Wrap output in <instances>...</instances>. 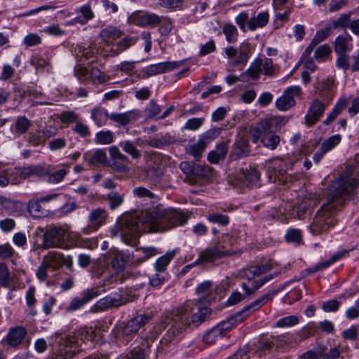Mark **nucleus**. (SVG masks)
<instances>
[{
    "instance_id": "nucleus-34",
    "label": "nucleus",
    "mask_w": 359,
    "mask_h": 359,
    "mask_svg": "<svg viewBox=\"0 0 359 359\" xmlns=\"http://www.w3.org/2000/svg\"><path fill=\"white\" fill-rule=\"evenodd\" d=\"M121 304L123 303L120 302L118 299L107 296L99 299L91 308V311L93 312L104 311L111 307L118 306Z\"/></svg>"
},
{
    "instance_id": "nucleus-26",
    "label": "nucleus",
    "mask_w": 359,
    "mask_h": 359,
    "mask_svg": "<svg viewBox=\"0 0 359 359\" xmlns=\"http://www.w3.org/2000/svg\"><path fill=\"white\" fill-rule=\"evenodd\" d=\"M349 100L346 97H341L335 104L332 111L327 114L326 118L323 121L325 126L330 125L336 118L341 114V112L347 107Z\"/></svg>"
},
{
    "instance_id": "nucleus-44",
    "label": "nucleus",
    "mask_w": 359,
    "mask_h": 359,
    "mask_svg": "<svg viewBox=\"0 0 359 359\" xmlns=\"http://www.w3.org/2000/svg\"><path fill=\"white\" fill-rule=\"evenodd\" d=\"M259 140L265 147L274 150L280 143V137L275 133H265L262 135Z\"/></svg>"
},
{
    "instance_id": "nucleus-64",
    "label": "nucleus",
    "mask_w": 359,
    "mask_h": 359,
    "mask_svg": "<svg viewBox=\"0 0 359 359\" xmlns=\"http://www.w3.org/2000/svg\"><path fill=\"white\" fill-rule=\"evenodd\" d=\"M135 61H123L116 65V70L126 75H132L135 68Z\"/></svg>"
},
{
    "instance_id": "nucleus-28",
    "label": "nucleus",
    "mask_w": 359,
    "mask_h": 359,
    "mask_svg": "<svg viewBox=\"0 0 359 359\" xmlns=\"http://www.w3.org/2000/svg\"><path fill=\"white\" fill-rule=\"evenodd\" d=\"M137 38L135 36H127L123 39L120 40L116 43L114 44L111 49L110 53L112 56H116L123 53L132 46L136 43Z\"/></svg>"
},
{
    "instance_id": "nucleus-52",
    "label": "nucleus",
    "mask_w": 359,
    "mask_h": 359,
    "mask_svg": "<svg viewBox=\"0 0 359 359\" xmlns=\"http://www.w3.org/2000/svg\"><path fill=\"white\" fill-rule=\"evenodd\" d=\"M114 142V134L111 130H102L95 135V143L109 144Z\"/></svg>"
},
{
    "instance_id": "nucleus-18",
    "label": "nucleus",
    "mask_w": 359,
    "mask_h": 359,
    "mask_svg": "<svg viewBox=\"0 0 359 359\" xmlns=\"http://www.w3.org/2000/svg\"><path fill=\"white\" fill-rule=\"evenodd\" d=\"M162 18L152 13H138L133 16V22L142 27H154L161 24Z\"/></svg>"
},
{
    "instance_id": "nucleus-56",
    "label": "nucleus",
    "mask_w": 359,
    "mask_h": 359,
    "mask_svg": "<svg viewBox=\"0 0 359 359\" xmlns=\"http://www.w3.org/2000/svg\"><path fill=\"white\" fill-rule=\"evenodd\" d=\"M212 282L210 280H205L199 284L196 288V293L203 298H205L206 302H209L207 297L212 292Z\"/></svg>"
},
{
    "instance_id": "nucleus-51",
    "label": "nucleus",
    "mask_w": 359,
    "mask_h": 359,
    "mask_svg": "<svg viewBox=\"0 0 359 359\" xmlns=\"http://www.w3.org/2000/svg\"><path fill=\"white\" fill-rule=\"evenodd\" d=\"M313 57L317 61H324L331 53V48L327 44L317 46L314 48Z\"/></svg>"
},
{
    "instance_id": "nucleus-32",
    "label": "nucleus",
    "mask_w": 359,
    "mask_h": 359,
    "mask_svg": "<svg viewBox=\"0 0 359 359\" xmlns=\"http://www.w3.org/2000/svg\"><path fill=\"white\" fill-rule=\"evenodd\" d=\"M348 251L343 250L340 252H336L334 255H332L329 259L323 261L321 262L318 263L313 267L308 269V271L310 273H314L319 271H323L327 268H328L331 264L348 255Z\"/></svg>"
},
{
    "instance_id": "nucleus-33",
    "label": "nucleus",
    "mask_w": 359,
    "mask_h": 359,
    "mask_svg": "<svg viewBox=\"0 0 359 359\" xmlns=\"http://www.w3.org/2000/svg\"><path fill=\"white\" fill-rule=\"evenodd\" d=\"M228 152L227 144L222 142L216 146L215 150L211 151L208 156V159L211 163H218L220 161L224 160Z\"/></svg>"
},
{
    "instance_id": "nucleus-48",
    "label": "nucleus",
    "mask_w": 359,
    "mask_h": 359,
    "mask_svg": "<svg viewBox=\"0 0 359 359\" xmlns=\"http://www.w3.org/2000/svg\"><path fill=\"white\" fill-rule=\"evenodd\" d=\"M299 323V318L297 316H288L278 319L274 324V327L285 328L294 326Z\"/></svg>"
},
{
    "instance_id": "nucleus-16",
    "label": "nucleus",
    "mask_w": 359,
    "mask_h": 359,
    "mask_svg": "<svg viewBox=\"0 0 359 359\" xmlns=\"http://www.w3.org/2000/svg\"><path fill=\"white\" fill-rule=\"evenodd\" d=\"M225 55L231 60L230 64L233 67L245 65L249 59L248 49L242 46L239 49L229 46L225 49Z\"/></svg>"
},
{
    "instance_id": "nucleus-29",
    "label": "nucleus",
    "mask_w": 359,
    "mask_h": 359,
    "mask_svg": "<svg viewBox=\"0 0 359 359\" xmlns=\"http://www.w3.org/2000/svg\"><path fill=\"white\" fill-rule=\"evenodd\" d=\"M177 254L176 250H172L167 251L163 255L158 257L154 264V268L156 272H163L165 273L167 270L168 265L170 262L174 259Z\"/></svg>"
},
{
    "instance_id": "nucleus-24",
    "label": "nucleus",
    "mask_w": 359,
    "mask_h": 359,
    "mask_svg": "<svg viewBox=\"0 0 359 359\" xmlns=\"http://www.w3.org/2000/svg\"><path fill=\"white\" fill-rule=\"evenodd\" d=\"M140 116V112L137 110L128 111L125 113H112L110 119L121 126L135 122Z\"/></svg>"
},
{
    "instance_id": "nucleus-45",
    "label": "nucleus",
    "mask_w": 359,
    "mask_h": 359,
    "mask_svg": "<svg viewBox=\"0 0 359 359\" xmlns=\"http://www.w3.org/2000/svg\"><path fill=\"white\" fill-rule=\"evenodd\" d=\"M352 13L353 12L350 11L346 13L341 14L339 18L331 22V27L334 29L339 28H348L351 21V17Z\"/></svg>"
},
{
    "instance_id": "nucleus-36",
    "label": "nucleus",
    "mask_w": 359,
    "mask_h": 359,
    "mask_svg": "<svg viewBox=\"0 0 359 359\" xmlns=\"http://www.w3.org/2000/svg\"><path fill=\"white\" fill-rule=\"evenodd\" d=\"M72 52L78 61L88 60L94 56L95 50L90 46L86 47L81 44H76L72 48Z\"/></svg>"
},
{
    "instance_id": "nucleus-3",
    "label": "nucleus",
    "mask_w": 359,
    "mask_h": 359,
    "mask_svg": "<svg viewBox=\"0 0 359 359\" xmlns=\"http://www.w3.org/2000/svg\"><path fill=\"white\" fill-rule=\"evenodd\" d=\"M210 314V309L202 306L201 302L188 300L172 312L163 315L161 323L170 327L160 341L161 348L164 349L170 343L177 341L187 327L191 325L198 326Z\"/></svg>"
},
{
    "instance_id": "nucleus-4",
    "label": "nucleus",
    "mask_w": 359,
    "mask_h": 359,
    "mask_svg": "<svg viewBox=\"0 0 359 359\" xmlns=\"http://www.w3.org/2000/svg\"><path fill=\"white\" fill-rule=\"evenodd\" d=\"M150 319L151 317L147 314H137L126 321L116 325L111 330L110 337L116 343L127 345Z\"/></svg>"
},
{
    "instance_id": "nucleus-39",
    "label": "nucleus",
    "mask_w": 359,
    "mask_h": 359,
    "mask_svg": "<svg viewBox=\"0 0 359 359\" xmlns=\"http://www.w3.org/2000/svg\"><path fill=\"white\" fill-rule=\"evenodd\" d=\"M77 13H81V16H77L74 19L75 22L84 25L94 18V13L90 4L81 6L76 10Z\"/></svg>"
},
{
    "instance_id": "nucleus-49",
    "label": "nucleus",
    "mask_w": 359,
    "mask_h": 359,
    "mask_svg": "<svg viewBox=\"0 0 359 359\" xmlns=\"http://www.w3.org/2000/svg\"><path fill=\"white\" fill-rule=\"evenodd\" d=\"M100 35L109 42L120 38L123 35V32L116 27H109L102 29Z\"/></svg>"
},
{
    "instance_id": "nucleus-30",
    "label": "nucleus",
    "mask_w": 359,
    "mask_h": 359,
    "mask_svg": "<svg viewBox=\"0 0 359 359\" xmlns=\"http://www.w3.org/2000/svg\"><path fill=\"white\" fill-rule=\"evenodd\" d=\"M278 275V273H274L273 274H269L265 276L264 277L256 280L252 282V287H248V285L245 283H243L241 287L243 290V291L245 293L246 296L252 295L255 292L256 290H257L259 287H261L262 285H264L267 282L270 281L275 277H276Z\"/></svg>"
},
{
    "instance_id": "nucleus-37",
    "label": "nucleus",
    "mask_w": 359,
    "mask_h": 359,
    "mask_svg": "<svg viewBox=\"0 0 359 359\" xmlns=\"http://www.w3.org/2000/svg\"><path fill=\"white\" fill-rule=\"evenodd\" d=\"M91 118L97 126L101 127L107 123L110 114L104 107H95L91 110Z\"/></svg>"
},
{
    "instance_id": "nucleus-12",
    "label": "nucleus",
    "mask_w": 359,
    "mask_h": 359,
    "mask_svg": "<svg viewBox=\"0 0 359 359\" xmlns=\"http://www.w3.org/2000/svg\"><path fill=\"white\" fill-rule=\"evenodd\" d=\"M293 163L287 165L283 159L273 158L269 161V169L275 175L276 178L283 184L296 180V177L286 173L287 170L292 168Z\"/></svg>"
},
{
    "instance_id": "nucleus-58",
    "label": "nucleus",
    "mask_w": 359,
    "mask_h": 359,
    "mask_svg": "<svg viewBox=\"0 0 359 359\" xmlns=\"http://www.w3.org/2000/svg\"><path fill=\"white\" fill-rule=\"evenodd\" d=\"M222 30L229 43H234L237 41L238 33L234 25L226 24L224 25Z\"/></svg>"
},
{
    "instance_id": "nucleus-7",
    "label": "nucleus",
    "mask_w": 359,
    "mask_h": 359,
    "mask_svg": "<svg viewBox=\"0 0 359 359\" xmlns=\"http://www.w3.org/2000/svg\"><path fill=\"white\" fill-rule=\"evenodd\" d=\"M283 288V286L278 290L269 291L265 294L245 306L241 311L231 316V317L234 318L233 320L236 321V323L238 325L239 323L243 322L252 312L259 309L266 302L271 300L273 296L277 294Z\"/></svg>"
},
{
    "instance_id": "nucleus-41",
    "label": "nucleus",
    "mask_w": 359,
    "mask_h": 359,
    "mask_svg": "<svg viewBox=\"0 0 359 359\" xmlns=\"http://www.w3.org/2000/svg\"><path fill=\"white\" fill-rule=\"evenodd\" d=\"M32 125V121L25 116L17 117L14 124L15 134L18 136L25 134Z\"/></svg>"
},
{
    "instance_id": "nucleus-38",
    "label": "nucleus",
    "mask_w": 359,
    "mask_h": 359,
    "mask_svg": "<svg viewBox=\"0 0 359 359\" xmlns=\"http://www.w3.org/2000/svg\"><path fill=\"white\" fill-rule=\"evenodd\" d=\"M269 15L268 12H261L257 16L249 19L248 26L249 29L254 31L257 28L264 27L269 22Z\"/></svg>"
},
{
    "instance_id": "nucleus-19",
    "label": "nucleus",
    "mask_w": 359,
    "mask_h": 359,
    "mask_svg": "<svg viewBox=\"0 0 359 359\" xmlns=\"http://www.w3.org/2000/svg\"><path fill=\"white\" fill-rule=\"evenodd\" d=\"M226 255V254L224 251L220 250L217 247L208 248L200 253L198 258L190 266H196L202 262H213Z\"/></svg>"
},
{
    "instance_id": "nucleus-63",
    "label": "nucleus",
    "mask_w": 359,
    "mask_h": 359,
    "mask_svg": "<svg viewBox=\"0 0 359 359\" xmlns=\"http://www.w3.org/2000/svg\"><path fill=\"white\" fill-rule=\"evenodd\" d=\"M62 259H64L63 254L57 252H50L44 257L43 261L50 264V266H53L55 267L60 265Z\"/></svg>"
},
{
    "instance_id": "nucleus-11",
    "label": "nucleus",
    "mask_w": 359,
    "mask_h": 359,
    "mask_svg": "<svg viewBox=\"0 0 359 359\" xmlns=\"http://www.w3.org/2000/svg\"><path fill=\"white\" fill-rule=\"evenodd\" d=\"M330 102L323 100L321 98L313 99L311 102L305 116V124L307 126H312L316 124L323 116Z\"/></svg>"
},
{
    "instance_id": "nucleus-17",
    "label": "nucleus",
    "mask_w": 359,
    "mask_h": 359,
    "mask_svg": "<svg viewBox=\"0 0 359 359\" xmlns=\"http://www.w3.org/2000/svg\"><path fill=\"white\" fill-rule=\"evenodd\" d=\"M180 63L178 62H163L151 65L142 70L143 76L145 78L172 71L178 68Z\"/></svg>"
},
{
    "instance_id": "nucleus-9",
    "label": "nucleus",
    "mask_w": 359,
    "mask_h": 359,
    "mask_svg": "<svg viewBox=\"0 0 359 359\" xmlns=\"http://www.w3.org/2000/svg\"><path fill=\"white\" fill-rule=\"evenodd\" d=\"M180 168L187 175L184 181L191 185L197 183V177H209L212 176L213 171V169L209 166L191 165L186 162L181 163Z\"/></svg>"
},
{
    "instance_id": "nucleus-60",
    "label": "nucleus",
    "mask_w": 359,
    "mask_h": 359,
    "mask_svg": "<svg viewBox=\"0 0 359 359\" xmlns=\"http://www.w3.org/2000/svg\"><path fill=\"white\" fill-rule=\"evenodd\" d=\"M257 349L264 354L271 353L273 348L271 336H270L269 338H261L257 341Z\"/></svg>"
},
{
    "instance_id": "nucleus-62",
    "label": "nucleus",
    "mask_w": 359,
    "mask_h": 359,
    "mask_svg": "<svg viewBox=\"0 0 359 359\" xmlns=\"http://www.w3.org/2000/svg\"><path fill=\"white\" fill-rule=\"evenodd\" d=\"M207 219L211 223L218 224L224 226H227L229 223V217L220 213L210 214Z\"/></svg>"
},
{
    "instance_id": "nucleus-21",
    "label": "nucleus",
    "mask_w": 359,
    "mask_h": 359,
    "mask_svg": "<svg viewBox=\"0 0 359 359\" xmlns=\"http://www.w3.org/2000/svg\"><path fill=\"white\" fill-rule=\"evenodd\" d=\"M107 217L104 209L97 208L93 210L88 215V228L93 231L97 230L105 222Z\"/></svg>"
},
{
    "instance_id": "nucleus-57",
    "label": "nucleus",
    "mask_w": 359,
    "mask_h": 359,
    "mask_svg": "<svg viewBox=\"0 0 359 359\" xmlns=\"http://www.w3.org/2000/svg\"><path fill=\"white\" fill-rule=\"evenodd\" d=\"M341 140L340 135H333L326 139L321 144V149L325 152H328L338 145Z\"/></svg>"
},
{
    "instance_id": "nucleus-2",
    "label": "nucleus",
    "mask_w": 359,
    "mask_h": 359,
    "mask_svg": "<svg viewBox=\"0 0 359 359\" xmlns=\"http://www.w3.org/2000/svg\"><path fill=\"white\" fill-rule=\"evenodd\" d=\"M189 217V215L180 210L158 205L142 212L140 217L135 214H124L118 222L117 229H112L111 233L116 236L119 231L123 241L133 245L142 231L154 233L168 231L184 225Z\"/></svg>"
},
{
    "instance_id": "nucleus-47",
    "label": "nucleus",
    "mask_w": 359,
    "mask_h": 359,
    "mask_svg": "<svg viewBox=\"0 0 359 359\" xmlns=\"http://www.w3.org/2000/svg\"><path fill=\"white\" fill-rule=\"evenodd\" d=\"M222 131L220 128H213L203 133L200 135L198 140L207 147L211 142H212L217 137H218Z\"/></svg>"
},
{
    "instance_id": "nucleus-53",
    "label": "nucleus",
    "mask_w": 359,
    "mask_h": 359,
    "mask_svg": "<svg viewBox=\"0 0 359 359\" xmlns=\"http://www.w3.org/2000/svg\"><path fill=\"white\" fill-rule=\"evenodd\" d=\"M260 58L255 59L250 67L245 71L243 75H248L252 79L259 78V75L262 73V69L260 67Z\"/></svg>"
},
{
    "instance_id": "nucleus-8",
    "label": "nucleus",
    "mask_w": 359,
    "mask_h": 359,
    "mask_svg": "<svg viewBox=\"0 0 359 359\" xmlns=\"http://www.w3.org/2000/svg\"><path fill=\"white\" fill-rule=\"evenodd\" d=\"M283 121V118L278 116L270 117L261 121L250 130L252 142H258L263 134L273 133Z\"/></svg>"
},
{
    "instance_id": "nucleus-14",
    "label": "nucleus",
    "mask_w": 359,
    "mask_h": 359,
    "mask_svg": "<svg viewBox=\"0 0 359 359\" xmlns=\"http://www.w3.org/2000/svg\"><path fill=\"white\" fill-rule=\"evenodd\" d=\"M302 93V89L298 86H292L286 88L282 96L276 101V107L280 111H287L295 104L294 97Z\"/></svg>"
},
{
    "instance_id": "nucleus-22",
    "label": "nucleus",
    "mask_w": 359,
    "mask_h": 359,
    "mask_svg": "<svg viewBox=\"0 0 359 359\" xmlns=\"http://www.w3.org/2000/svg\"><path fill=\"white\" fill-rule=\"evenodd\" d=\"M318 95L323 100L331 102L334 96L335 86L332 79L327 78L318 83Z\"/></svg>"
},
{
    "instance_id": "nucleus-13",
    "label": "nucleus",
    "mask_w": 359,
    "mask_h": 359,
    "mask_svg": "<svg viewBox=\"0 0 359 359\" xmlns=\"http://www.w3.org/2000/svg\"><path fill=\"white\" fill-rule=\"evenodd\" d=\"M56 343H57L60 346V353L52 359H72L76 351L66 350L65 348L68 346L72 347L74 345H77L79 340L74 335H57Z\"/></svg>"
},
{
    "instance_id": "nucleus-27",
    "label": "nucleus",
    "mask_w": 359,
    "mask_h": 359,
    "mask_svg": "<svg viewBox=\"0 0 359 359\" xmlns=\"http://www.w3.org/2000/svg\"><path fill=\"white\" fill-rule=\"evenodd\" d=\"M26 334L27 330L23 327L12 328L6 336L7 342L11 346H17L23 341Z\"/></svg>"
},
{
    "instance_id": "nucleus-20",
    "label": "nucleus",
    "mask_w": 359,
    "mask_h": 359,
    "mask_svg": "<svg viewBox=\"0 0 359 359\" xmlns=\"http://www.w3.org/2000/svg\"><path fill=\"white\" fill-rule=\"evenodd\" d=\"M250 150L248 140L244 137L237 139L232 146V150L230 154V158L232 160H236L241 158L248 156Z\"/></svg>"
},
{
    "instance_id": "nucleus-1",
    "label": "nucleus",
    "mask_w": 359,
    "mask_h": 359,
    "mask_svg": "<svg viewBox=\"0 0 359 359\" xmlns=\"http://www.w3.org/2000/svg\"><path fill=\"white\" fill-rule=\"evenodd\" d=\"M358 184L359 172L353 165L347 166L331 182L325 194V202L317 210L308 226L313 235L327 233L337 225V213L355 194Z\"/></svg>"
},
{
    "instance_id": "nucleus-54",
    "label": "nucleus",
    "mask_w": 359,
    "mask_h": 359,
    "mask_svg": "<svg viewBox=\"0 0 359 359\" xmlns=\"http://www.w3.org/2000/svg\"><path fill=\"white\" fill-rule=\"evenodd\" d=\"M205 148L206 147L198 140L196 142L189 144L187 150L189 154L198 160Z\"/></svg>"
},
{
    "instance_id": "nucleus-61",
    "label": "nucleus",
    "mask_w": 359,
    "mask_h": 359,
    "mask_svg": "<svg viewBox=\"0 0 359 359\" xmlns=\"http://www.w3.org/2000/svg\"><path fill=\"white\" fill-rule=\"evenodd\" d=\"M74 76L79 79V81H80V82H89V71L86 67H83L79 64L76 65L74 69Z\"/></svg>"
},
{
    "instance_id": "nucleus-31",
    "label": "nucleus",
    "mask_w": 359,
    "mask_h": 359,
    "mask_svg": "<svg viewBox=\"0 0 359 359\" xmlns=\"http://www.w3.org/2000/svg\"><path fill=\"white\" fill-rule=\"evenodd\" d=\"M332 29L331 27V25H330L329 27H327L326 29L323 30L318 31L314 36L313 39L311 40V41L309 43V44L306 48L305 50L304 51V55H308L311 54V53L313 51L314 48L323 40H325L330 34V30Z\"/></svg>"
},
{
    "instance_id": "nucleus-50",
    "label": "nucleus",
    "mask_w": 359,
    "mask_h": 359,
    "mask_svg": "<svg viewBox=\"0 0 359 359\" xmlns=\"http://www.w3.org/2000/svg\"><path fill=\"white\" fill-rule=\"evenodd\" d=\"M137 252L142 254V257L137 259L136 262L139 264L150 259L151 257L158 255L161 251L158 248L154 247H142L137 250Z\"/></svg>"
},
{
    "instance_id": "nucleus-5",
    "label": "nucleus",
    "mask_w": 359,
    "mask_h": 359,
    "mask_svg": "<svg viewBox=\"0 0 359 359\" xmlns=\"http://www.w3.org/2000/svg\"><path fill=\"white\" fill-rule=\"evenodd\" d=\"M259 180V173L255 169H240L227 177L228 184L234 188L243 189L244 187H257Z\"/></svg>"
},
{
    "instance_id": "nucleus-59",
    "label": "nucleus",
    "mask_w": 359,
    "mask_h": 359,
    "mask_svg": "<svg viewBox=\"0 0 359 359\" xmlns=\"http://www.w3.org/2000/svg\"><path fill=\"white\" fill-rule=\"evenodd\" d=\"M146 177L152 181H156L162 176V170L158 165H147L144 168Z\"/></svg>"
},
{
    "instance_id": "nucleus-25",
    "label": "nucleus",
    "mask_w": 359,
    "mask_h": 359,
    "mask_svg": "<svg viewBox=\"0 0 359 359\" xmlns=\"http://www.w3.org/2000/svg\"><path fill=\"white\" fill-rule=\"evenodd\" d=\"M47 174H48L47 168L41 165H29L28 166L21 167V177L23 180L32 177L41 178L46 176Z\"/></svg>"
},
{
    "instance_id": "nucleus-10",
    "label": "nucleus",
    "mask_w": 359,
    "mask_h": 359,
    "mask_svg": "<svg viewBox=\"0 0 359 359\" xmlns=\"http://www.w3.org/2000/svg\"><path fill=\"white\" fill-rule=\"evenodd\" d=\"M233 320L234 318L230 316L208 331L203 338L204 342L208 344H212L222 338L227 331L237 325Z\"/></svg>"
},
{
    "instance_id": "nucleus-43",
    "label": "nucleus",
    "mask_w": 359,
    "mask_h": 359,
    "mask_svg": "<svg viewBox=\"0 0 359 359\" xmlns=\"http://www.w3.org/2000/svg\"><path fill=\"white\" fill-rule=\"evenodd\" d=\"M40 203L39 198L30 200L28 203V211L34 217H43L48 215V212L42 208Z\"/></svg>"
},
{
    "instance_id": "nucleus-55",
    "label": "nucleus",
    "mask_w": 359,
    "mask_h": 359,
    "mask_svg": "<svg viewBox=\"0 0 359 359\" xmlns=\"http://www.w3.org/2000/svg\"><path fill=\"white\" fill-rule=\"evenodd\" d=\"M107 200L109 202L110 209L115 210L120 207L123 203V195L119 194L115 191H111L108 194Z\"/></svg>"
},
{
    "instance_id": "nucleus-46",
    "label": "nucleus",
    "mask_w": 359,
    "mask_h": 359,
    "mask_svg": "<svg viewBox=\"0 0 359 359\" xmlns=\"http://www.w3.org/2000/svg\"><path fill=\"white\" fill-rule=\"evenodd\" d=\"M271 339L276 351H283L285 346L290 343L291 337L289 334H283L278 336L271 335Z\"/></svg>"
},
{
    "instance_id": "nucleus-15",
    "label": "nucleus",
    "mask_w": 359,
    "mask_h": 359,
    "mask_svg": "<svg viewBox=\"0 0 359 359\" xmlns=\"http://www.w3.org/2000/svg\"><path fill=\"white\" fill-rule=\"evenodd\" d=\"M100 293L97 288H88L84 290L80 297H74L65 307L67 312H73L81 309L87 303L99 296Z\"/></svg>"
},
{
    "instance_id": "nucleus-40",
    "label": "nucleus",
    "mask_w": 359,
    "mask_h": 359,
    "mask_svg": "<svg viewBox=\"0 0 359 359\" xmlns=\"http://www.w3.org/2000/svg\"><path fill=\"white\" fill-rule=\"evenodd\" d=\"M46 168H47L48 171V174H47L46 177H47L48 182L50 184H57L61 182L69 172V170L65 168L53 171L51 165H48Z\"/></svg>"
},
{
    "instance_id": "nucleus-35",
    "label": "nucleus",
    "mask_w": 359,
    "mask_h": 359,
    "mask_svg": "<svg viewBox=\"0 0 359 359\" xmlns=\"http://www.w3.org/2000/svg\"><path fill=\"white\" fill-rule=\"evenodd\" d=\"M139 142L140 139L137 140L135 142L130 140H123L119 142V146L133 159H138L141 157L142 153L139 149H137L136 144H143Z\"/></svg>"
},
{
    "instance_id": "nucleus-42",
    "label": "nucleus",
    "mask_w": 359,
    "mask_h": 359,
    "mask_svg": "<svg viewBox=\"0 0 359 359\" xmlns=\"http://www.w3.org/2000/svg\"><path fill=\"white\" fill-rule=\"evenodd\" d=\"M89 81L93 84L99 85L108 82L110 76L100 71L97 67H92L89 71Z\"/></svg>"
},
{
    "instance_id": "nucleus-23",
    "label": "nucleus",
    "mask_w": 359,
    "mask_h": 359,
    "mask_svg": "<svg viewBox=\"0 0 359 359\" xmlns=\"http://www.w3.org/2000/svg\"><path fill=\"white\" fill-rule=\"evenodd\" d=\"M353 37L348 33L339 35L334 41V50L337 54L346 53L353 48Z\"/></svg>"
},
{
    "instance_id": "nucleus-6",
    "label": "nucleus",
    "mask_w": 359,
    "mask_h": 359,
    "mask_svg": "<svg viewBox=\"0 0 359 359\" xmlns=\"http://www.w3.org/2000/svg\"><path fill=\"white\" fill-rule=\"evenodd\" d=\"M43 246L44 249H69L70 245L65 243V231L60 226L48 229L43 233Z\"/></svg>"
}]
</instances>
